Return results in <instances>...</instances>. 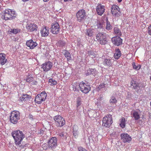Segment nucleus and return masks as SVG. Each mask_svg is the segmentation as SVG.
I'll use <instances>...</instances> for the list:
<instances>
[{
    "label": "nucleus",
    "instance_id": "obj_54",
    "mask_svg": "<svg viewBox=\"0 0 151 151\" xmlns=\"http://www.w3.org/2000/svg\"><path fill=\"white\" fill-rule=\"evenodd\" d=\"M43 1L45 2H46L48 1L49 0H43Z\"/></svg>",
    "mask_w": 151,
    "mask_h": 151
},
{
    "label": "nucleus",
    "instance_id": "obj_9",
    "mask_svg": "<svg viewBox=\"0 0 151 151\" xmlns=\"http://www.w3.org/2000/svg\"><path fill=\"white\" fill-rule=\"evenodd\" d=\"M77 20L79 22H81L87 17L85 11L83 9L79 10L76 13Z\"/></svg>",
    "mask_w": 151,
    "mask_h": 151
},
{
    "label": "nucleus",
    "instance_id": "obj_22",
    "mask_svg": "<svg viewBox=\"0 0 151 151\" xmlns=\"http://www.w3.org/2000/svg\"><path fill=\"white\" fill-rule=\"evenodd\" d=\"M7 61L6 58V55L4 53L0 54V64L2 65H4Z\"/></svg>",
    "mask_w": 151,
    "mask_h": 151
},
{
    "label": "nucleus",
    "instance_id": "obj_34",
    "mask_svg": "<svg viewBox=\"0 0 151 151\" xmlns=\"http://www.w3.org/2000/svg\"><path fill=\"white\" fill-rule=\"evenodd\" d=\"M120 126L122 128H124L125 127V119L124 118H122L120 122Z\"/></svg>",
    "mask_w": 151,
    "mask_h": 151
},
{
    "label": "nucleus",
    "instance_id": "obj_14",
    "mask_svg": "<svg viewBox=\"0 0 151 151\" xmlns=\"http://www.w3.org/2000/svg\"><path fill=\"white\" fill-rule=\"evenodd\" d=\"M52 63L50 61H48L43 63L42 65V68L44 71L47 72L50 70L52 66Z\"/></svg>",
    "mask_w": 151,
    "mask_h": 151
},
{
    "label": "nucleus",
    "instance_id": "obj_30",
    "mask_svg": "<svg viewBox=\"0 0 151 151\" xmlns=\"http://www.w3.org/2000/svg\"><path fill=\"white\" fill-rule=\"evenodd\" d=\"M114 32L118 36H120L122 35V33L119 29L116 27H115L114 28Z\"/></svg>",
    "mask_w": 151,
    "mask_h": 151
},
{
    "label": "nucleus",
    "instance_id": "obj_24",
    "mask_svg": "<svg viewBox=\"0 0 151 151\" xmlns=\"http://www.w3.org/2000/svg\"><path fill=\"white\" fill-rule=\"evenodd\" d=\"M115 53L114 54V57L116 59H118L121 55V51L119 48L115 49Z\"/></svg>",
    "mask_w": 151,
    "mask_h": 151
},
{
    "label": "nucleus",
    "instance_id": "obj_36",
    "mask_svg": "<svg viewBox=\"0 0 151 151\" xmlns=\"http://www.w3.org/2000/svg\"><path fill=\"white\" fill-rule=\"evenodd\" d=\"M132 65L133 68L136 70H139L141 67L140 65H135V63L134 62L132 63Z\"/></svg>",
    "mask_w": 151,
    "mask_h": 151
},
{
    "label": "nucleus",
    "instance_id": "obj_45",
    "mask_svg": "<svg viewBox=\"0 0 151 151\" xmlns=\"http://www.w3.org/2000/svg\"><path fill=\"white\" fill-rule=\"evenodd\" d=\"M148 29L149 34L151 35V23L150 26L148 27Z\"/></svg>",
    "mask_w": 151,
    "mask_h": 151
},
{
    "label": "nucleus",
    "instance_id": "obj_28",
    "mask_svg": "<svg viewBox=\"0 0 151 151\" xmlns=\"http://www.w3.org/2000/svg\"><path fill=\"white\" fill-rule=\"evenodd\" d=\"M104 100V98L103 96L99 97L97 99V101L96 104L97 106H101L102 104L103 105L104 102L102 100Z\"/></svg>",
    "mask_w": 151,
    "mask_h": 151
},
{
    "label": "nucleus",
    "instance_id": "obj_1",
    "mask_svg": "<svg viewBox=\"0 0 151 151\" xmlns=\"http://www.w3.org/2000/svg\"><path fill=\"white\" fill-rule=\"evenodd\" d=\"M12 135L14 140L15 143L17 145H19L22 148H24L25 145L21 144V142L25 137V135L21 131L17 130L13 131Z\"/></svg>",
    "mask_w": 151,
    "mask_h": 151
},
{
    "label": "nucleus",
    "instance_id": "obj_38",
    "mask_svg": "<svg viewBox=\"0 0 151 151\" xmlns=\"http://www.w3.org/2000/svg\"><path fill=\"white\" fill-rule=\"evenodd\" d=\"M77 105L76 106L78 107L80 106L81 104V99L80 97H78L77 99Z\"/></svg>",
    "mask_w": 151,
    "mask_h": 151
},
{
    "label": "nucleus",
    "instance_id": "obj_40",
    "mask_svg": "<svg viewBox=\"0 0 151 151\" xmlns=\"http://www.w3.org/2000/svg\"><path fill=\"white\" fill-rule=\"evenodd\" d=\"M58 43L61 47L65 46L66 45L65 42L63 41H59Z\"/></svg>",
    "mask_w": 151,
    "mask_h": 151
},
{
    "label": "nucleus",
    "instance_id": "obj_13",
    "mask_svg": "<svg viewBox=\"0 0 151 151\" xmlns=\"http://www.w3.org/2000/svg\"><path fill=\"white\" fill-rule=\"evenodd\" d=\"M120 137L121 140L124 143L130 142L132 139L131 136L127 133L122 134Z\"/></svg>",
    "mask_w": 151,
    "mask_h": 151
},
{
    "label": "nucleus",
    "instance_id": "obj_5",
    "mask_svg": "<svg viewBox=\"0 0 151 151\" xmlns=\"http://www.w3.org/2000/svg\"><path fill=\"white\" fill-rule=\"evenodd\" d=\"M96 39L99 43L101 45H105L107 42L105 34L102 33H99L96 35Z\"/></svg>",
    "mask_w": 151,
    "mask_h": 151
},
{
    "label": "nucleus",
    "instance_id": "obj_7",
    "mask_svg": "<svg viewBox=\"0 0 151 151\" xmlns=\"http://www.w3.org/2000/svg\"><path fill=\"white\" fill-rule=\"evenodd\" d=\"M48 147L49 149L53 150L57 146V139L55 137H52L47 141Z\"/></svg>",
    "mask_w": 151,
    "mask_h": 151
},
{
    "label": "nucleus",
    "instance_id": "obj_49",
    "mask_svg": "<svg viewBox=\"0 0 151 151\" xmlns=\"http://www.w3.org/2000/svg\"><path fill=\"white\" fill-rule=\"evenodd\" d=\"M33 83L34 84L36 85L37 84V82L35 81H34L33 82L32 81V83Z\"/></svg>",
    "mask_w": 151,
    "mask_h": 151
},
{
    "label": "nucleus",
    "instance_id": "obj_25",
    "mask_svg": "<svg viewBox=\"0 0 151 151\" xmlns=\"http://www.w3.org/2000/svg\"><path fill=\"white\" fill-rule=\"evenodd\" d=\"M86 75H88L90 74H92L93 76H95L97 73V71L95 69L89 68L87 70Z\"/></svg>",
    "mask_w": 151,
    "mask_h": 151
},
{
    "label": "nucleus",
    "instance_id": "obj_26",
    "mask_svg": "<svg viewBox=\"0 0 151 151\" xmlns=\"http://www.w3.org/2000/svg\"><path fill=\"white\" fill-rule=\"evenodd\" d=\"M103 64L107 66H110L111 65V61L110 58H106L103 61Z\"/></svg>",
    "mask_w": 151,
    "mask_h": 151
},
{
    "label": "nucleus",
    "instance_id": "obj_4",
    "mask_svg": "<svg viewBox=\"0 0 151 151\" xmlns=\"http://www.w3.org/2000/svg\"><path fill=\"white\" fill-rule=\"evenodd\" d=\"M47 96V94L45 91H42L40 93L38 94L36 96L35 101L36 103L40 104L42 101H45Z\"/></svg>",
    "mask_w": 151,
    "mask_h": 151
},
{
    "label": "nucleus",
    "instance_id": "obj_3",
    "mask_svg": "<svg viewBox=\"0 0 151 151\" xmlns=\"http://www.w3.org/2000/svg\"><path fill=\"white\" fill-rule=\"evenodd\" d=\"M20 119V113L18 111H14L11 113L10 121L13 124H16Z\"/></svg>",
    "mask_w": 151,
    "mask_h": 151
},
{
    "label": "nucleus",
    "instance_id": "obj_44",
    "mask_svg": "<svg viewBox=\"0 0 151 151\" xmlns=\"http://www.w3.org/2000/svg\"><path fill=\"white\" fill-rule=\"evenodd\" d=\"M98 28H101L103 27V24L100 22H99L97 24Z\"/></svg>",
    "mask_w": 151,
    "mask_h": 151
},
{
    "label": "nucleus",
    "instance_id": "obj_47",
    "mask_svg": "<svg viewBox=\"0 0 151 151\" xmlns=\"http://www.w3.org/2000/svg\"><path fill=\"white\" fill-rule=\"evenodd\" d=\"M59 135L61 137H64V134L62 133H59Z\"/></svg>",
    "mask_w": 151,
    "mask_h": 151
},
{
    "label": "nucleus",
    "instance_id": "obj_51",
    "mask_svg": "<svg viewBox=\"0 0 151 151\" xmlns=\"http://www.w3.org/2000/svg\"><path fill=\"white\" fill-rule=\"evenodd\" d=\"M64 0V1L66 2V1H71L72 0Z\"/></svg>",
    "mask_w": 151,
    "mask_h": 151
},
{
    "label": "nucleus",
    "instance_id": "obj_50",
    "mask_svg": "<svg viewBox=\"0 0 151 151\" xmlns=\"http://www.w3.org/2000/svg\"><path fill=\"white\" fill-rule=\"evenodd\" d=\"M76 127H77V126L75 125L74 126L73 129V132H74V128H76Z\"/></svg>",
    "mask_w": 151,
    "mask_h": 151
},
{
    "label": "nucleus",
    "instance_id": "obj_19",
    "mask_svg": "<svg viewBox=\"0 0 151 151\" xmlns=\"http://www.w3.org/2000/svg\"><path fill=\"white\" fill-rule=\"evenodd\" d=\"M131 114L135 120H138L140 118L141 112L139 110L133 111Z\"/></svg>",
    "mask_w": 151,
    "mask_h": 151
},
{
    "label": "nucleus",
    "instance_id": "obj_16",
    "mask_svg": "<svg viewBox=\"0 0 151 151\" xmlns=\"http://www.w3.org/2000/svg\"><path fill=\"white\" fill-rule=\"evenodd\" d=\"M130 84L131 85V87L134 88V89H137V90L138 91L140 89L142 86V87H144V86L143 85H142L141 86V84L140 85V84L137 83L136 81H134L133 80H132L131 81Z\"/></svg>",
    "mask_w": 151,
    "mask_h": 151
},
{
    "label": "nucleus",
    "instance_id": "obj_52",
    "mask_svg": "<svg viewBox=\"0 0 151 151\" xmlns=\"http://www.w3.org/2000/svg\"><path fill=\"white\" fill-rule=\"evenodd\" d=\"M117 0V1L119 2H121L122 1V0Z\"/></svg>",
    "mask_w": 151,
    "mask_h": 151
},
{
    "label": "nucleus",
    "instance_id": "obj_31",
    "mask_svg": "<svg viewBox=\"0 0 151 151\" xmlns=\"http://www.w3.org/2000/svg\"><path fill=\"white\" fill-rule=\"evenodd\" d=\"M49 83L50 85L51 86L55 85L57 84V82L53 78H50L49 80Z\"/></svg>",
    "mask_w": 151,
    "mask_h": 151
},
{
    "label": "nucleus",
    "instance_id": "obj_53",
    "mask_svg": "<svg viewBox=\"0 0 151 151\" xmlns=\"http://www.w3.org/2000/svg\"><path fill=\"white\" fill-rule=\"evenodd\" d=\"M43 132V130H42V131H40V134H41V133H42V132Z\"/></svg>",
    "mask_w": 151,
    "mask_h": 151
},
{
    "label": "nucleus",
    "instance_id": "obj_27",
    "mask_svg": "<svg viewBox=\"0 0 151 151\" xmlns=\"http://www.w3.org/2000/svg\"><path fill=\"white\" fill-rule=\"evenodd\" d=\"M94 29H88L86 30V35L89 37H91L93 35Z\"/></svg>",
    "mask_w": 151,
    "mask_h": 151
},
{
    "label": "nucleus",
    "instance_id": "obj_43",
    "mask_svg": "<svg viewBox=\"0 0 151 151\" xmlns=\"http://www.w3.org/2000/svg\"><path fill=\"white\" fill-rule=\"evenodd\" d=\"M118 133L117 132H114L111 134V136H113L114 137H116L117 136V134Z\"/></svg>",
    "mask_w": 151,
    "mask_h": 151
},
{
    "label": "nucleus",
    "instance_id": "obj_29",
    "mask_svg": "<svg viewBox=\"0 0 151 151\" xmlns=\"http://www.w3.org/2000/svg\"><path fill=\"white\" fill-rule=\"evenodd\" d=\"M33 79L34 78L31 75L29 74L27 76L26 81L27 82L30 83L33 81Z\"/></svg>",
    "mask_w": 151,
    "mask_h": 151
},
{
    "label": "nucleus",
    "instance_id": "obj_21",
    "mask_svg": "<svg viewBox=\"0 0 151 151\" xmlns=\"http://www.w3.org/2000/svg\"><path fill=\"white\" fill-rule=\"evenodd\" d=\"M27 27L28 30L30 32L37 31L38 29L37 25L35 24H30Z\"/></svg>",
    "mask_w": 151,
    "mask_h": 151
},
{
    "label": "nucleus",
    "instance_id": "obj_35",
    "mask_svg": "<svg viewBox=\"0 0 151 151\" xmlns=\"http://www.w3.org/2000/svg\"><path fill=\"white\" fill-rule=\"evenodd\" d=\"M110 104H116L117 102V100L116 98L114 96H112L109 100Z\"/></svg>",
    "mask_w": 151,
    "mask_h": 151
},
{
    "label": "nucleus",
    "instance_id": "obj_18",
    "mask_svg": "<svg viewBox=\"0 0 151 151\" xmlns=\"http://www.w3.org/2000/svg\"><path fill=\"white\" fill-rule=\"evenodd\" d=\"M96 11L97 14L99 15H101L105 12V6L101 4H99L96 8Z\"/></svg>",
    "mask_w": 151,
    "mask_h": 151
},
{
    "label": "nucleus",
    "instance_id": "obj_46",
    "mask_svg": "<svg viewBox=\"0 0 151 151\" xmlns=\"http://www.w3.org/2000/svg\"><path fill=\"white\" fill-rule=\"evenodd\" d=\"M78 149L79 151H87L86 149L81 147H79Z\"/></svg>",
    "mask_w": 151,
    "mask_h": 151
},
{
    "label": "nucleus",
    "instance_id": "obj_17",
    "mask_svg": "<svg viewBox=\"0 0 151 151\" xmlns=\"http://www.w3.org/2000/svg\"><path fill=\"white\" fill-rule=\"evenodd\" d=\"M26 45L28 47H29L30 49H32L37 46V44L36 42L31 39L26 41Z\"/></svg>",
    "mask_w": 151,
    "mask_h": 151
},
{
    "label": "nucleus",
    "instance_id": "obj_41",
    "mask_svg": "<svg viewBox=\"0 0 151 151\" xmlns=\"http://www.w3.org/2000/svg\"><path fill=\"white\" fill-rule=\"evenodd\" d=\"M105 84L102 83L100 84L99 86L98 87L97 89H98L99 90H100L102 88H105Z\"/></svg>",
    "mask_w": 151,
    "mask_h": 151
},
{
    "label": "nucleus",
    "instance_id": "obj_32",
    "mask_svg": "<svg viewBox=\"0 0 151 151\" xmlns=\"http://www.w3.org/2000/svg\"><path fill=\"white\" fill-rule=\"evenodd\" d=\"M65 57L67 58L68 61L70 60L71 59V57L70 54L68 51L66 50V52L64 54Z\"/></svg>",
    "mask_w": 151,
    "mask_h": 151
},
{
    "label": "nucleus",
    "instance_id": "obj_33",
    "mask_svg": "<svg viewBox=\"0 0 151 151\" xmlns=\"http://www.w3.org/2000/svg\"><path fill=\"white\" fill-rule=\"evenodd\" d=\"M106 29L107 30H109L112 29V26L110 24V22L108 21L107 19H106Z\"/></svg>",
    "mask_w": 151,
    "mask_h": 151
},
{
    "label": "nucleus",
    "instance_id": "obj_8",
    "mask_svg": "<svg viewBox=\"0 0 151 151\" xmlns=\"http://www.w3.org/2000/svg\"><path fill=\"white\" fill-rule=\"evenodd\" d=\"M56 125L58 127H62L65 123L64 118L59 115H57L54 117Z\"/></svg>",
    "mask_w": 151,
    "mask_h": 151
},
{
    "label": "nucleus",
    "instance_id": "obj_11",
    "mask_svg": "<svg viewBox=\"0 0 151 151\" xmlns=\"http://www.w3.org/2000/svg\"><path fill=\"white\" fill-rule=\"evenodd\" d=\"M111 9V13L113 16L118 17L120 15V9L118 6L116 5H112Z\"/></svg>",
    "mask_w": 151,
    "mask_h": 151
},
{
    "label": "nucleus",
    "instance_id": "obj_42",
    "mask_svg": "<svg viewBox=\"0 0 151 151\" xmlns=\"http://www.w3.org/2000/svg\"><path fill=\"white\" fill-rule=\"evenodd\" d=\"M42 147L43 148V149L45 150H47L48 149H49L48 147V144H47L46 143H44L42 145Z\"/></svg>",
    "mask_w": 151,
    "mask_h": 151
},
{
    "label": "nucleus",
    "instance_id": "obj_10",
    "mask_svg": "<svg viewBox=\"0 0 151 151\" xmlns=\"http://www.w3.org/2000/svg\"><path fill=\"white\" fill-rule=\"evenodd\" d=\"M79 86L80 91L85 93H88L91 90L90 85L88 83L81 82L79 83Z\"/></svg>",
    "mask_w": 151,
    "mask_h": 151
},
{
    "label": "nucleus",
    "instance_id": "obj_15",
    "mask_svg": "<svg viewBox=\"0 0 151 151\" xmlns=\"http://www.w3.org/2000/svg\"><path fill=\"white\" fill-rule=\"evenodd\" d=\"M111 40L112 43L117 46L121 45L122 43V39L119 37L116 36L113 37Z\"/></svg>",
    "mask_w": 151,
    "mask_h": 151
},
{
    "label": "nucleus",
    "instance_id": "obj_2",
    "mask_svg": "<svg viewBox=\"0 0 151 151\" xmlns=\"http://www.w3.org/2000/svg\"><path fill=\"white\" fill-rule=\"evenodd\" d=\"M15 12L10 9H6L1 16L3 19L6 20L12 19L13 17L16 16Z\"/></svg>",
    "mask_w": 151,
    "mask_h": 151
},
{
    "label": "nucleus",
    "instance_id": "obj_48",
    "mask_svg": "<svg viewBox=\"0 0 151 151\" xmlns=\"http://www.w3.org/2000/svg\"><path fill=\"white\" fill-rule=\"evenodd\" d=\"M81 44V41H79L77 43L78 45L80 46Z\"/></svg>",
    "mask_w": 151,
    "mask_h": 151
},
{
    "label": "nucleus",
    "instance_id": "obj_55",
    "mask_svg": "<svg viewBox=\"0 0 151 151\" xmlns=\"http://www.w3.org/2000/svg\"><path fill=\"white\" fill-rule=\"evenodd\" d=\"M32 116V115H30V116H30V117H32V116Z\"/></svg>",
    "mask_w": 151,
    "mask_h": 151
},
{
    "label": "nucleus",
    "instance_id": "obj_6",
    "mask_svg": "<svg viewBox=\"0 0 151 151\" xmlns=\"http://www.w3.org/2000/svg\"><path fill=\"white\" fill-rule=\"evenodd\" d=\"M113 123L111 115L109 114L104 116L102 120V126L105 127H109Z\"/></svg>",
    "mask_w": 151,
    "mask_h": 151
},
{
    "label": "nucleus",
    "instance_id": "obj_23",
    "mask_svg": "<svg viewBox=\"0 0 151 151\" xmlns=\"http://www.w3.org/2000/svg\"><path fill=\"white\" fill-rule=\"evenodd\" d=\"M31 98L29 95L26 94H23L22 96L20 97L19 100L21 101H26L29 100Z\"/></svg>",
    "mask_w": 151,
    "mask_h": 151
},
{
    "label": "nucleus",
    "instance_id": "obj_20",
    "mask_svg": "<svg viewBox=\"0 0 151 151\" xmlns=\"http://www.w3.org/2000/svg\"><path fill=\"white\" fill-rule=\"evenodd\" d=\"M49 28L47 27H42L41 30V33L42 37H45L47 36L49 34Z\"/></svg>",
    "mask_w": 151,
    "mask_h": 151
},
{
    "label": "nucleus",
    "instance_id": "obj_39",
    "mask_svg": "<svg viewBox=\"0 0 151 151\" xmlns=\"http://www.w3.org/2000/svg\"><path fill=\"white\" fill-rule=\"evenodd\" d=\"M19 31L17 29H11V30L10 31V33L11 34H16Z\"/></svg>",
    "mask_w": 151,
    "mask_h": 151
},
{
    "label": "nucleus",
    "instance_id": "obj_37",
    "mask_svg": "<svg viewBox=\"0 0 151 151\" xmlns=\"http://www.w3.org/2000/svg\"><path fill=\"white\" fill-rule=\"evenodd\" d=\"M88 54L92 58H95L96 55L94 52L92 51H89L88 52Z\"/></svg>",
    "mask_w": 151,
    "mask_h": 151
},
{
    "label": "nucleus",
    "instance_id": "obj_12",
    "mask_svg": "<svg viewBox=\"0 0 151 151\" xmlns=\"http://www.w3.org/2000/svg\"><path fill=\"white\" fill-rule=\"evenodd\" d=\"M51 26L50 30L51 32L54 34H58L60 31V26L58 23L55 22L52 24Z\"/></svg>",
    "mask_w": 151,
    "mask_h": 151
}]
</instances>
